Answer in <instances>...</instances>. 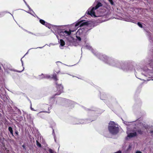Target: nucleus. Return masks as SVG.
Instances as JSON below:
<instances>
[{
  "instance_id": "obj_1",
  "label": "nucleus",
  "mask_w": 153,
  "mask_h": 153,
  "mask_svg": "<svg viewBox=\"0 0 153 153\" xmlns=\"http://www.w3.org/2000/svg\"><path fill=\"white\" fill-rule=\"evenodd\" d=\"M87 22H85L83 21H80L78 22L75 25V26L76 27L75 30L76 29V27L79 26V27L82 26L84 25H87ZM74 30H70L69 31H67V30H65L64 31H62L60 32L59 34L60 36H62L66 37V36H68V37L66 38L67 39V40L68 42H69V43H71L72 42L73 39L72 37L70 36H69L71 34V32H73Z\"/></svg>"
},
{
  "instance_id": "obj_2",
  "label": "nucleus",
  "mask_w": 153,
  "mask_h": 153,
  "mask_svg": "<svg viewBox=\"0 0 153 153\" xmlns=\"http://www.w3.org/2000/svg\"><path fill=\"white\" fill-rule=\"evenodd\" d=\"M109 63L111 65L116 66L123 69L124 71H127L128 69L127 68V67L123 62H120L117 61L113 59H109Z\"/></svg>"
},
{
  "instance_id": "obj_3",
  "label": "nucleus",
  "mask_w": 153,
  "mask_h": 153,
  "mask_svg": "<svg viewBox=\"0 0 153 153\" xmlns=\"http://www.w3.org/2000/svg\"><path fill=\"white\" fill-rule=\"evenodd\" d=\"M108 128L109 132L112 134H117L119 131V128L116 126L115 123L113 121H111L109 123Z\"/></svg>"
},
{
  "instance_id": "obj_4",
  "label": "nucleus",
  "mask_w": 153,
  "mask_h": 153,
  "mask_svg": "<svg viewBox=\"0 0 153 153\" xmlns=\"http://www.w3.org/2000/svg\"><path fill=\"white\" fill-rule=\"evenodd\" d=\"M102 6V4L100 2H98L96 5L95 7H93L91 9L89 8L87 11L88 14L91 15L92 17H97L100 16H96L95 14V10L99 7Z\"/></svg>"
},
{
  "instance_id": "obj_5",
  "label": "nucleus",
  "mask_w": 153,
  "mask_h": 153,
  "mask_svg": "<svg viewBox=\"0 0 153 153\" xmlns=\"http://www.w3.org/2000/svg\"><path fill=\"white\" fill-rule=\"evenodd\" d=\"M56 84L57 85V88L58 91L59 93L56 95H59L62 92L63 87L61 84L58 85L56 83Z\"/></svg>"
},
{
  "instance_id": "obj_6",
  "label": "nucleus",
  "mask_w": 153,
  "mask_h": 153,
  "mask_svg": "<svg viewBox=\"0 0 153 153\" xmlns=\"http://www.w3.org/2000/svg\"><path fill=\"white\" fill-rule=\"evenodd\" d=\"M149 64L150 66H152V68H153V63H150ZM152 71H151L150 70H148L147 72V73H148V74L149 75V76L153 77V69Z\"/></svg>"
},
{
  "instance_id": "obj_7",
  "label": "nucleus",
  "mask_w": 153,
  "mask_h": 153,
  "mask_svg": "<svg viewBox=\"0 0 153 153\" xmlns=\"http://www.w3.org/2000/svg\"><path fill=\"white\" fill-rule=\"evenodd\" d=\"M127 134H128V135L127 137H126V139H127L128 138H131L134 136H135L137 134L135 132L133 133H128V132H127Z\"/></svg>"
},
{
  "instance_id": "obj_8",
  "label": "nucleus",
  "mask_w": 153,
  "mask_h": 153,
  "mask_svg": "<svg viewBox=\"0 0 153 153\" xmlns=\"http://www.w3.org/2000/svg\"><path fill=\"white\" fill-rule=\"evenodd\" d=\"M99 58L102 60L105 61V60L107 59V57L105 55H100L99 56Z\"/></svg>"
},
{
  "instance_id": "obj_9",
  "label": "nucleus",
  "mask_w": 153,
  "mask_h": 153,
  "mask_svg": "<svg viewBox=\"0 0 153 153\" xmlns=\"http://www.w3.org/2000/svg\"><path fill=\"white\" fill-rule=\"evenodd\" d=\"M39 21L40 23L42 25L47 26V25H48V23L47 22H46L44 20L41 19Z\"/></svg>"
},
{
  "instance_id": "obj_10",
  "label": "nucleus",
  "mask_w": 153,
  "mask_h": 153,
  "mask_svg": "<svg viewBox=\"0 0 153 153\" xmlns=\"http://www.w3.org/2000/svg\"><path fill=\"white\" fill-rule=\"evenodd\" d=\"M59 43L60 45V48H61V46L62 47L64 46L65 45V42L63 40L60 39V40Z\"/></svg>"
},
{
  "instance_id": "obj_11",
  "label": "nucleus",
  "mask_w": 153,
  "mask_h": 153,
  "mask_svg": "<svg viewBox=\"0 0 153 153\" xmlns=\"http://www.w3.org/2000/svg\"><path fill=\"white\" fill-rule=\"evenodd\" d=\"M8 130H9V131L10 132V133L13 136V129L11 127H8Z\"/></svg>"
},
{
  "instance_id": "obj_12",
  "label": "nucleus",
  "mask_w": 153,
  "mask_h": 153,
  "mask_svg": "<svg viewBox=\"0 0 153 153\" xmlns=\"http://www.w3.org/2000/svg\"><path fill=\"white\" fill-rule=\"evenodd\" d=\"M52 78L55 81H57L58 80L56 77V75L55 74L52 75Z\"/></svg>"
},
{
  "instance_id": "obj_13",
  "label": "nucleus",
  "mask_w": 153,
  "mask_h": 153,
  "mask_svg": "<svg viewBox=\"0 0 153 153\" xmlns=\"http://www.w3.org/2000/svg\"><path fill=\"white\" fill-rule=\"evenodd\" d=\"M79 121H80L79 122L76 123L75 124H83L84 123V121L83 120H79Z\"/></svg>"
},
{
  "instance_id": "obj_14",
  "label": "nucleus",
  "mask_w": 153,
  "mask_h": 153,
  "mask_svg": "<svg viewBox=\"0 0 153 153\" xmlns=\"http://www.w3.org/2000/svg\"><path fill=\"white\" fill-rule=\"evenodd\" d=\"M21 62H22V65L23 67V61L22 60V59H21ZM24 69V67H23V69L21 71H17V72H21Z\"/></svg>"
},
{
  "instance_id": "obj_15",
  "label": "nucleus",
  "mask_w": 153,
  "mask_h": 153,
  "mask_svg": "<svg viewBox=\"0 0 153 153\" xmlns=\"http://www.w3.org/2000/svg\"><path fill=\"white\" fill-rule=\"evenodd\" d=\"M36 145L39 147H41V145L40 143L37 140L36 141Z\"/></svg>"
},
{
  "instance_id": "obj_16",
  "label": "nucleus",
  "mask_w": 153,
  "mask_h": 153,
  "mask_svg": "<svg viewBox=\"0 0 153 153\" xmlns=\"http://www.w3.org/2000/svg\"><path fill=\"white\" fill-rule=\"evenodd\" d=\"M41 76H42L41 78H49L50 77V76H48V75H46V76H44V75L42 74L41 75Z\"/></svg>"
},
{
  "instance_id": "obj_17",
  "label": "nucleus",
  "mask_w": 153,
  "mask_h": 153,
  "mask_svg": "<svg viewBox=\"0 0 153 153\" xmlns=\"http://www.w3.org/2000/svg\"><path fill=\"white\" fill-rule=\"evenodd\" d=\"M132 145L131 144L129 145L128 146V148L127 149V151H128L129 150H130L131 149V148Z\"/></svg>"
},
{
  "instance_id": "obj_18",
  "label": "nucleus",
  "mask_w": 153,
  "mask_h": 153,
  "mask_svg": "<svg viewBox=\"0 0 153 153\" xmlns=\"http://www.w3.org/2000/svg\"><path fill=\"white\" fill-rule=\"evenodd\" d=\"M86 48L90 50L91 49V47L90 46V45H86Z\"/></svg>"
},
{
  "instance_id": "obj_19",
  "label": "nucleus",
  "mask_w": 153,
  "mask_h": 153,
  "mask_svg": "<svg viewBox=\"0 0 153 153\" xmlns=\"http://www.w3.org/2000/svg\"><path fill=\"white\" fill-rule=\"evenodd\" d=\"M137 132L140 134H143V131H142L141 130L139 129L137 131Z\"/></svg>"
},
{
  "instance_id": "obj_20",
  "label": "nucleus",
  "mask_w": 153,
  "mask_h": 153,
  "mask_svg": "<svg viewBox=\"0 0 153 153\" xmlns=\"http://www.w3.org/2000/svg\"><path fill=\"white\" fill-rule=\"evenodd\" d=\"M137 25L140 27H142V24L141 23H140V22H138L137 23Z\"/></svg>"
},
{
  "instance_id": "obj_21",
  "label": "nucleus",
  "mask_w": 153,
  "mask_h": 153,
  "mask_svg": "<svg viewBox=\"0 0 153 153\" xmlns=\"http://www.w3.org/2000/svg\"><path fill=\"white\" fill-rule=\"evenodd\" d=\"M23 29L25 31H26V32H28V33H30V34H33V35H36L35 34H34V33H31V32H29V31H28L27 30H25V29Z\"/></svg>"
},
{
  "instance_id": "obj_22",
  "label": "nucleus",
  "mask_w": 153,
  "mask_h": 153,
  "mask_svg": "<svg viewBox=\"0 0 153 153\" xmlns=\"http://www.w3.org/2000/svg\"><path fill=\"white\" fill-rule=\"evenodd\" d=\"M49 152L50 153H54V151L52 149H49Z\"/></svg>"
},
{
  "instance_id": "obj_23",
  "label": "nucleus",
  "mask_w": 153,
  "mask_h": 153,
  "mask_svg": "<svg viewBox=\"0 0 153 153\" xmlns=\"http://www.w3.org/2000/svg\"><path fill=\"white\" fill-rule=\"evenodd\" d=\"M108 1H109L111 4L112 5H113L114 4V3L113 1L112 0H108Z\"/></svg>"
},
{
  "instance_id": "obj_24",
  "label": "nucleus",
  "mask_w": 153,
  "mask_h": 153,
  "mask_svg": "<svg viewBox=\"0 0 153 153\" xmlns=\"http://www.w3.org/2000/svg\"><path fill=\"white\" fill-rule=\"evenodd\" d=\"M76 37L79 41H81V38L80 37L76 36Z\"/></svg>"
},
{
  "instance_id": "obj_25",
  "label": "nucleus",
  "mask_w": 153,
  "mask_h": 153,
  "mask_svg": "<svg viewBox=\"0 0 153 153\" xmlns=\"http://www.w3.org/2000/svg\"><path fill=\"white\" fill-rule=\"evenodd\" d=\"M30 12H32L33 13H34V12L33 11V10L31 9V8L30 7V9H29Z\"/></svg>"
},
{
  "instance_id": "obj_26",
  "label": "nucleus",
  "mask_w": 153,
  "mask_h": 153,
  "mask_svg": "<svg viewBox=\"0 0 153 153\" xmlns=\"http://www.w3.org/2000/svg\"><path fill=\"white\" fill-rule=\"evenodd\" d=\"M30 12H32L33 13H34V12L33 11V10L31 9V8L30 7V9H29Z\"/></svg>"
},
{
  "instance_id": "obj_27",
  "label": "nucleus",
  "mask_w": 153,
  "mask_h": 153,
  "mask_svg": "<svg viewBox=\"0 0 153 153\" xmlns=\"http://www.w3.org/2000/svg\"><path fill=\"white\" fill-rule=\"evenodd\" d=\"M30 12H32L33 13H34V12L33 11V10L31 9V8L30 7V9H29Z\"/></svg>"
},
{
  "instance_id": "obj_28",
  "label": "nucleus",
  "mask_w": 153,
  "mask_h": 153,
  "mask_svg": "<svg viewBox=\"0 0 153 153\" xmlns=\"http://www.w3.org/2000/svg\"><path fill=\"white\" fill-rule=\"evenodd\" d=\"M22 147L25 150H26L25 146V145H23L22 146Z\"/></svg>"
},
{
  "instance_id": "obj_29",
  "label": "nucleus",
  "mask_w": 153,
  "mask_h": 153,
  "mask_svg": "<svg viewBox=\"0 0 153 153\" xmlns=\"http://www.w3.org/2000/svg\"><path fill=\"white\" fill-rule=\"evenodd\" d=\"M135 153H142L140 151H137Z\"/></svg>"
},
{
  "instance_id": "obj_30",
  "label": "nucleus",
  "mask_w": 153,
  "mask_h": 153,
  "mask_svg": "<svg viewBox=\"0 0 153 153\" xmlns=\"http://www.w3.org/2000/svg\"><path fill=\"white\" fill-rule=\"evenodd\" d=\"M16 134L18 135V133L17 131H16L15 132Z\"/></svg>"
},
{
  "instance_id": "obj_31",
  "label": "nucleus",
  "mask_w": 153,
  "mask_h": 153,
  "mask_svg": "<svg viewBox=\"0 0 153 153\" xmlns=\"http://www.w3.org/2000/svg\"><path fill=\"white\" fill-rule=\"evenodd\" d=\"M130 21L131 22H134V21L132 19H131V20H130Z\"/></svg>"
},
{
  "instance_id": "obj_32",
  "label": "nucleus",
  "mask_w": 153,
  "mask_h": 153,
  "mask_svg": "<svg viewBox=\"0 0 153 153\" xmlns=\"http://www.w3.org/2000/svg\"><path fill=\"white\" fill-rule=\"evenodd\" d=\"M27 13H30V14H31L32 15H33V14H32V12H27Z\"/></svg>"
},
{
  "instance_id": "obj_33",
  "label": "nucleus",
  "mask_w": 153,
  "mask_h": 153,
  "mask_svg": "<svg viewBox=\"0 0 153 153\" xmlns=\"http://www.w3.org/2000/svg\"><path fill=\"white\" fill-rule=\"evenodd\" d=\"M27 6L29 9H30V6L27 4Z\"/></svg>"
},
{
  "instance_id": "obj_34",
  "label": "nucleus",
  "mask_w": 153,
  "mask_h": 153,
  "mask_svg": "<svg viewBox=\"0 0 153 153\" xmlns=\"http://www.w3.org/2000/svg\"><path fill=\"white\" fill-rule=\"evenodd\" d=\"M3 16L0 13V17H1Z\"/></svg>"
},
{
  "instance_id": "obj_35",
  "label": "nucleus",
  "mask_w": 153,
  "mask_h": 153,
  "mask_svg": "<svg viewBox=\"0 0 153 153\" xmlns=\"http://www.w3.org/2000/svg\"><path fill=\"white\" fill-rule=\"evenodd\" d=\"M24 2H25V4H26V5H27V3H26V2L25 1V0H24Z\"/></svg>"
},
{
  "instance_id": "obj_36",
  "label": "nucleus",
  "mask_w": 153,
  "mask_h": 153,
  "mask_svg": "<svg viewBox=\"0 0 153 153\" xmlns=\"http://www.w3.org/2000/svg\"><path fill=\"white\" fill-rule=\"evenodd\" d=\"M43 47H38V48H42Z\"/></svg>"
},
{
  "instance_id": "obj_37",
  "label": "nucleus",
  "mask_w": 153,
  "mask_h": 153,
  "mask_svg": "<svg viewBox=\"0 0 153 153\" xmlns=\"http://www.w3.org/2000/svg\"><path fill=\"white\" fill-rule=\"evenodd\" d=\"M61 63L60 62H56V63L57 64V63Z\"/></svg>"
},
{
  "instance_id": "obj_38",
  "label": "nucleus",
  "mask_w": 153,
  "mask_h": 153,
  "mask_svg": "<svg viewBox=\"0 0 153 153\" xmlns=\"http://www.w3.org/2000/svg\"><path fill=\"white\" fill-rule=\"evenodd\" d=\"M145 128H147V127L146 126H145Z\"/></svg>"
},
{
  "instance_id": "obj_39",
  "label": "nucleus",
  "mask_w": 153,
  "mask_h": 153,
  "mask_svg": "<svg viewBox=\"0 0 153 153\" xmlns=\"http://www.w3.org/2000/svg\"><path fill=\"white\" fill-rule=\"evenodd\" d=\"M93 51H95L94 50H92L93 53H94V52Z\"/></svg>"
},
{
  "instance_id": "obj_40",
  "label": "nucleus",
  "mask_w": 153,
  "mask_h": 153,
  "mask_svg": "<svg viewBox=\"0 0 153 153\" xmlns=\"http://www.w3.org/2000/svg\"><path fill=\"white\" fill-rule=\"evenodd\" d=\"M98 53H97V54L96 55H97V56H98Z\"/></svg>"
},
{
  "instance_id": "obj_41",
  "label": "nucleus",
  "mask_w": 153,
  "mask_h": 153,
  "mask_svg": "<svg viewBox=\"0 0 153 153\" xmlns=\"http://www.w3.org/2000/svg\"><path fill=\"white\" fill-rule=\"evenodd\" d=\"M151 133H152L153 132V131H152L151 132Z\"/></svg>"
},
{
  "instance_id": "obj_42",
  "label": "nucleus",
  "mask_w": 153,
  "mask_h": 153,
  "mask_svg": "<svg viewBox=\"0 0 153 153\" xmlns=\"http://www.w3.org/2000/svg\"><path fill=\"white\" fill-rule=\"evenodd\" d=\"M57 36V37L58 38V36Z\"/></svg>"
},
{
  "instance_id": "obj_43",
  "label": "nucleus",
  "mask_w": 153,
  "mask_h": 153,
  "mask_svg": "<svg viewBox=\"0 0 153 153\" xmlns=\"http://www.w3.org/2000/svg\"><path fill=\"white\" fill-rule=\"evenodd\" d=\"M31 109L32 110H33V108H31Z\"/></svg>"
},
{
  "instance_id": "obj_44",
  "label": "nucleus",
  "mask_w": 153,
  "mask_h": 153,
  "mask_svg": "<svg viewBox=\"0 0 153 153\" xmlns=\"http://www.w3.org/2000/svg\"><path fill=\"white\" fill-rule=\"evenodd\" d=\"M50 112H48V113H50Z\"/></svg>"
},
{
  "instance_id": "obj_45",
  "label": "nucleus",
  "mask_w": 153,
  "mask_h": 153,
  "mask_svg": "<svg viewBox=\"0 0 153 153\" xmlns=\"http://www.w3.org/2000/svg\"><path fill=\"white\" fill-rule=\"evenodd\" d=\"M54 139H55V140L56 141V139L55 138H54Z\"/></svg>"
},
{
  "instance_id": "obj_46",
  "label": "nucleus",
  "mask_w": 153,
  "mask_h": 153,
  "mask_svg": "<svg viewBox=\"0 0 153 153\" xmlns=\"http://www.w3.org/2000/svg\"><path fill=\"white\" fill-rule=\"evenodd\" d=\"M80 30H79V32H80Z\"/></svg>"
},
{
  "instance_id": "obj_47",
  "label": "nucleus",
  "mask_w": 153,
  "mask_h": 153,
  "mask_svg": "<svg viewBox=\"0 0 153 153\" xmlns=\"http://www.w3.org/2000/svg\"><path fill=\"white\" fill-rule=\"evenodd\" d=\"M51 109V107H50V109Z\"/></svg>"
},
{
  "instance_id": "obj_48",
  "label": "nucleus",
  "mask_w": 153,
  "mask_h": 153,
  "mask_svg": "<svg viewBox=\"0 0 153 153\" xmlns=\"http://www.w3.org/2000/svg\"><path fill=\"white\" fill-rule=\"evenodd\" d=\"M127 152H126V153H127Z\"/></svg>"
}]
</instances>
